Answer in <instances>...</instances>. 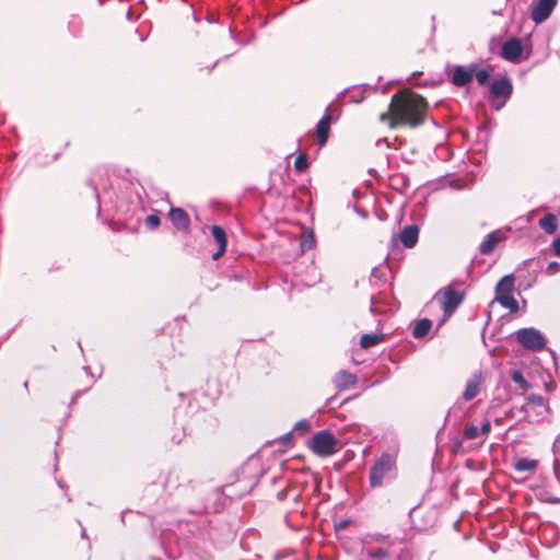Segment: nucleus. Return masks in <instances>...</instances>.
<instances>
[{"label": "nucleus", "instance_id": "1", "mask_svg": "<svg viewBox=\"0 0 560 560\" xmlns=\"http://www.w3.org/2000/svg\"><path fill=\"white\" fill-rule=\"evenodd\" d=\"M427 102L411 92H399L392 97L388 110L381 115V120L390 128L399 126L417 127L424 120Z\"/></svg>", "mask_w": 560, "mask_h": 560}, {"label": "nucleus", "instance_id": "2", "mask_svg": "<svg viewBox=\"0 0 560 560\" xmlns=\"http://www.w3.org/2000/svg\"><path fill=\"white\" fill-rule=\"evenodd\" d=\"M308 447L319 457H329L341 448V442L331 432L323 430L313 435Z\"/></svg>", "mask_w": 560, "mask_h": 560}, {"label": "nucleus", "instance_id": "3", "mask_svg": "<svg viewBox=\"0 0 560 560\" xmlns=\"http://www.w3.org/2000/svg\"><path fill=\"white\" fill-rule=\"evenodd\" d=\"M464 299V295L451 288H446L438 291L432 300V303L438 304L443 311V319L441 325L451 317L455 310L459 306Z\"/></svg>", "mask_w": 560, "mask_h": 560}, {"label": "nucleus", "instance_id": "4", "mask_svg": "<svg viewBox=\"0 0 560 560\" xmlns=\"http://www.w3.org/2000/svg\"><path fill=\"white\" fill-rule=\"evenodd\" d=\"M395 459L389 454L380 456L370 470V485L372 487H381L384 478L394 469Z\"/></svg>", "mask_w": 560, "mask_h": 560}, {"label": "nucleus", "instance_id": "5", "mask_svg": "<svg viewBox=\"0 0 560 560\" xmlns=\"http://www.w3.org/2000/svg\"><path fill=\"white\" fill-rule=\"evenodd\" d=\"M516 340L526 349L540 351L546 347L545 336L535 328H522L515 331Z\"/></svg>", "mask_w": 560, "mask_h": 560}, {"label": "nucleus", "instance_id": "6", "mask_svg": "<svg viewBox=\"0 0 560 560\" xmlns=\"http://www.w3.org/2000/svg\"><path fill=\"white\" fill-rule=\"evenodd\" d=\"M526 399L527 402L523 407V410L525 411L528 418L535 417L533 420L538 421L539 419H542L545 418L546 415H548L549 407L544 397L539 395H528Z\"/></svg>", "mask_w": 560, "mask_h": 560}, {"label": "nucleus", "instance_id": "7", "mask_svg": "<svg viewBox=\"0 0 560 560\" xmlns=\"http://www.w3.org/2000/svg\"><path fill=\"white\" fill-rule=\"evenodd\" d=\"M523 52L524 46L522 40L518 38H510L503 44L501 56L508 61L517 63L522 60Z\"/></svg>", "mask_w": 560, "mask_h": 560}, {"label": "nucleus", "instance_id": "8", "mask_svg": "<svg viewBox=\"0 0 560 560\" xmlns=\"http://www.w3.org/2000/svg\"><path fill=\"white\" fill-rule=\"evenodd\" d=\"M475 70L476 63H471L468 67H454L452 70V83L456 86H465L472 80Z\"/></svg>", "mask_w": 560, "mask_h": 560}, {"label": "nucleus", "instance_id": "9", "mask_svg": "<svg viewBox=\"0 0 560 560\" xmlns=\"http://www.w3.org/2000/svg\"><path fill=\"white\" fill-rule=\"evenodd\" d=\"M556 4L557 0H539L532 11L533 21L536 24L545 22L552 13Z\"/></svg>", "mask_w": 560, "mask_h": 560}, {"label": "nucleus", "instance_id": "10", "mask_svg": "<svg viewBox=\"0 0 560 560\" xmlns=\"http://www.w3.org/2000/svg\"><path fill=\"white\" fill-rule=\"evenodd\" d=\"M485 377L481 373L474 374L467 382L466 388L463 393L465 400H471L477 397L483 386Z\"/></svg>", "mask_w": 560, "mask_h": 560}, {"label": "nucleus", "instance_id": "11", "mask_svg": "<svg viewBox=\"0 0 560 560\" xmlns=\"http://www.w3.org/2000/svg\"><path fill=\"white\" fill-rule=\"evenodd\" d=\"M505 235L501 230H495L487 235V237L480 244L479 250L483 255H488L493 252L495 246L504 240Z\"/></svg>", "mask_w": 560, "mask_h": 560}, {"label": "nucleus", "instance_id": "12", "mask_svg": "<svg viewBox=\"0 0 560 560\" xmlns=\"http://www.w3.org/2000/svg\"><path fill=\"white\" fill-rule=\"evenodd\" d=\"M211 234L213 236V240L215 241V243L219 246L218 252H215L212 255V258L214 260H218L219 258H221L224 255V253L226 250V245H228L226 234H225L224 230L219 225L211 226Z\"/></svg>", "mask_w": 560, "mask_h": 560}, {"label": "nucleus", "instance_id": "13", "mask_svg": "<svg viewBox=\"0 0 560 560\" xmlns=\"http://www.w3.org/2000/svg\"><path fill=\"white\" fill-rule=\"evenodd\" d=\"M490 93L493 97L508 98L512 93V84L509 79L502 78L493 81L490 88Z\"/></svg>", "mask_w": 560, "mask_h": 560}, {"label": "nucleus", "instance_id": "14", "mask_svg": "<svg viewBox=\"0 0 560 560\" xmlns=\"http://www.w3.org/2000/svg\"><path fill=\"white\" fill-rule=\"evenodd\" d=\"M170 219L177 230H188L190 220L188 214L182 208H172L170 211Z\"/></svg>", "mask_w": 560, "mask_h": 560}, {"label": "nucleus", "instance_id": "15", "mask_svg": "<svg viewBox=\"0 0 560 560\" xmlns=\"http://www.w3.org/2000/svg\"><path fill=\"white\" fill-rule=\"evenodd\" d=\"M419 237V229L417 225H408L402 229V231L399 234V240L407 248H412Z\"/></svg>", "mask_w": 560, "mask_h": 560}, {"label": "nucleus", "instance_id": "16", "mask_svg": "<svg viewBox=\"0 0 560 560\" xmlns=\"http://www.w3.org/2000/svg\"><path fill=\"white\" fill-rule=\"evenodd\" d=\"M330 124L331 116L330 114L327 113L326 115L323 116V118L318 121L316 126L317 141L320 147H323L327 142Z\"/></svg>", "mask_w": 560, "mask_h": 560}, {"label": "nucleus", "instance_id": "17", "mask_svg": "<svg viewBox=\"0 0 560 560\" xmlns=\"http://www.w3.org/2000/svg\"><path fill=\"white\" fill-rule=\"evenodd\" d=\"M355 381L357 377L347 371H340L334 377V383L336 387L340 389H346L353 386L355 384Z\"/></svg>", "mask_w": 560, "mask_h": 560}, {"label": "nucleus", "instance_id": "18", "mask_svg": "<svg viewBox=\"0 0 560 560\" xmlns=\"http://www.w3.org/2000/svg\"><path fill=\"white\" fill-rule=\"evenodd\" d=\"M538 467V462L536 459L529 458H518L513 464V468L518 472H534Z\"/></svg>", "mask_w": 560, "mask_h": 560}, {"label": "nucleus", "instance_id": "19", "mask_svg": "<svg viewBox=\"0 0 560 560\" xmlns=\"http://www.w3.org/2000/svg\"><path fill=\"white\" fill-rule=\"evenodd\" d=\"M514 289V277L512 275L504 276L495 287V296L511 294Z\"/></svg>", "mask_w": 560, "mask_h": 560}, {"label": "nucleus", "instance_id": "20", "mask_svg": "<svg viewBox=\"0 0 560 560\" xmlns=\"http://www.w3.org/2000/svg\"><path fill=\"white\" fill-rule=\"evenodd\" d=\"M539 226L548 234H553L558 228L557 217L552 213H547L539 220Z\"/></svg>", "mask_w": 560, "mask_h": 560}, {"label": "nucleus", "instance_id": "21", "mask_svg": "<svg viewBox=\"0 0 560 560\" xmlns=\"http://www.w3.org/2000/svg\"><path fill=\"white\" fill-rule=\"evenodd\" d=\"M431 327H432V323L430 319H420L419 322L416 323L415 327H413V330H412V335L415 338H423L425 337L429 331L431 330Z\"/></svg>", "mask_w": 560, "mask_h": 560}, {"label": "nucleus", "instance_id": "22", "mask_svg": "<svg viewBox=\"0 0 560 560\" xmlns=\"http://www.w3.org/2000/svg\"><path fill=\"white\" fill-rule=\"evenodd\" d=\"M495 300L504 308H508L511 313H515L518 311V302L513 298L512 293L495 296Z\"/></svg>", "mask_w": 560, "mask_h": 560}, {"label": "nucleus", "instance_id": "23", "mask_svg": "<svg viewBox=\"0 0 560 560\" xmlns=\"http://www.w3.org/2000/svg\"><path fill=\"white\" fill-rule=\"evenodd\" d=\"M384 336L377 334H365L360 339L362 348L368 349L374 347L383 341Z\"/></svg>", "mask_w": 560, "mask_h": 560}, {"label": "nucleus", "instance_id": "24", "mask_svg": "<svg viewBox=\"0 0 560 560\" xmlns=\"http://www.w3.org/2000/svg\"><path fill=\"white\" fill-rule=\"evenodd\" d=\"M511 378L518 386V388L523 390H527L530 388L529 383L525 380L521 371H513L511 373Z\"/></svg>", "mask_w": 560, "mask_h": 560}, {"label": "nucleus", "instance_id": "25", "mask_svg": "<svg viewBox=\"0 0 560 560\" xmlns=\"http://www.w3.org/2000/svg\"><path fill=\"white\" fill-rule=\"evenodd\" d=\"M474 77L476 78L477 82L480 85H485V84H487L489 82L490 72L488 70H486V69L478 70V67L476 66V70H475Z\"/></svg>", "mask_w": 560, "mask_h": 560}, {"label": "nucleus", "instance_id": "26", "mask_svg": "<svg viewBox=\"0 0 560 560\" xmlns=\"http://www.w3.org/2000/svg\"><path fill=\"white\" fill-rule=\"evenodd\" d=\"M307 166H308L307 155L305 153L299 154L294 161L295 171L303 172L307 168Z\"/></svg>", "mask_w": 560, "mask_h": 560}, {"label": "nucleus", "instance_id": "27", "mask_svg": "<svg viewBox=\"0 0 560 560\" xmlns=\"http://www.w3.org/2000/svg\"><path fill=\"white\" fill-rule=\"evenodd\" d=\"M366 556L370 558V559H373V560H381V559H384L386 557H388V551L385 550V549H382V548H378V549H369L366 551Z\"/></svg>", "mask_w": 560, "mask_h": 560}, {"label": "nucleus", "instance_id": "28", "mask_svg": "<svg viewBox=\"0 0 560 560\" xmlns=\"http://www.w3.org/2000/svg\"><path fill=\"white\" fill-rule=\"evenodd\" d=\"M480 434L479 429L475 424H467L464 430V436L467 440H474Z\"/></svg>", "mask_w": 560, "mask_h": 560}, {"label": "nucleus", "instance_id": "29", "mask_svg": "<svg viewBox=\"0 0 560 560\" xmlns=\"http://www.w3.org/2000/svg\"><path fill=\"white\" fill-rule=\"evenodd\" d=\"M310 429H311V423L308 420H301V421L296 422L294 425V431L300 432V433H305V432L310 431Z\"/></svg>", "mask_w": 560, "mask_h": 560}, {"label": "nucleus", "instance_id": "30", "mask_svg": "<svg viewBox=\"0 0 560 560\" xmlns=\"http://www.w3.org/2000/svg\"><path fill=\"white\" fill-rule=\"evenodd\" d=\"M145 223L150 229H156L160 225L161 221L156 214H151L147 217Z\"/></svg>", "mask_w": 560, "mask_h": 560}, {"label": "nucleus", "instance_id": "31", "mask_svg": "<svg viewBox=\"0 0 560 560\" xmlns=\"http://www.w3.org/2000/svg\"><path fill=\"white\" fill-rule=\"evenodd\" d=\"M491 430L490 421L486 420L479 430L480 434H488Z\"/></svg>", "mask_w": 560, "mask_h": 560}, {"label": "nucleus", "instance_id": "32", "mask_svg": "<svg viewBox=\"0 0 560 560\" xmlns=\"http://www.w3.org/2000/svg\"><path fill=\"white\" fill-rule=\"evenodd\" d=\"M560 269V264L557 261H551L548 264L547 270L550 272H556Z\"/></svg>", "mask_w": 560, "mask_h": 560}, {"label": "nucleus", "instance_id": "33", "mask_svg": "<svg viewBox=\"0 0 560 560\" xmlns=\"http://www.w3.org/2000/svg\"><path fill=\"white\" fill-rule=\"evenodd\" d=\"M552 247H553V250H555V254L557 256H560V237L556 238L552 243Z\"/></svg>", "mask_w": 560, "mask_h": 560}, {"label": "nucleus", "instance_id": "34", "mask_svg": "<svg viewBox=\"0 0 560 560\" xmlns=\"http://www.w3.org/2000/svg\"><path fill=\"white\" fill-rule=\"evenodd\" d=\"M378 272H380V269L378 268H374L372 270V275H371L372 278H378L380 277Z\"/></svg>", "mask_w": 560, "mask_h": 560}]
</instances>
